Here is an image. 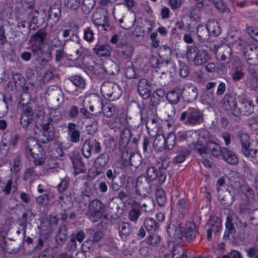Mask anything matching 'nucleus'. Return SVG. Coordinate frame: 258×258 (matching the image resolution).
I'll list each match as a JSON object with an SVG mask.
<instances>
[{
  "label": "nucleus",
  "mask_w": 258,
  "mask_h": 258,
  "mask_svg": "<svg viewBox=\"0 0 258 258\" xmlns=\"http://www.w3.org/2000/svg\"><path fill=\"white\" fill-rule=\"evenodd\" d=\"M45 99L47 104L52 108L61 106L64 102V96L61 89L56 85L50 86L48 87Z\"/></svg>",
  "instance_id": "nucleus-1"
},
{
  "label": "nucleus",
  "mask_w": 258,
  "mask_h": 258,
  "mask_svg": "<svg viewBox=\"0 0 258 258\" xmlns=\"http://www.w3.org/2000/svg\"><path fill=\"white\" fill-rule=\"evenodd\" d=\"M238 105L233 120L239 121L241 116H249L254 110V104L250 98L245 95L239 96L238 99Z\"/></svg>",
  "instance_id": "nucleus-2"
},
{
  "label": "nucleus",
  "mask_w": 258,
  "mask_h": 258,
  "mask_svg": "<svg viewBox=\"0 0 258 258\" xmlns=\"http://www.w3.org/2000/svg\"><path fill=\"white\" fill-rule=\"evenodd\" d=\"M179 119L186 125H199L204 121L203 113L198 108L190 107L181 113Z\"/></svg>",
  "instance_id": "nucleus-3"
},
{
  "label": "nucleus",
  "mask_w": 258,
  "mask_h": 258,
  "mask_svg": "<svg viewBox=\"0 0 258 258\" xmlns=\"http://www.w3.org/2000/svg\"><path fill=\"white\" fill-rule=\"evenodd\" d=\"M106 212V206L101 201L95 199L90 202L86 215L90 221L98 222Z\"/></svg>",
  "instance_id": "nucleus-4"
},
{
  "label": "nucleus",
  "mask_w": 258,
  "mask_h": 258,
  "mask_svg": "<svg viewBox=\"0 0 258 258\" xmlns=\"http://www.w3.org/2000/svg\"><path fill=\"white\" fill-rule=\"evenodd\" d=\"M102 95L110 101H114L120 98L122 90L119 86L111 81L104 82L100 88Z\"/></svg>",
  "instance_id": "nucleus-5"
},
{
  "label": "nucleus",
  "mask_w": 258,
  "mask_h": 258,
  "mask_svg": "<svg viewBox=\"0 0 258 258\" xmlns=\"http://www.w3.org/2000/svg\"><path fill=\"white\" fill-rule=\"evenodd\" d=\"M226 219L225 223L226 229L224 237L231 241H234L236 239V230L233 225L235 224L236 227H238L239 225H242V222L234 214H230L227 217Z\"/></svg>",
  "instance_id": "nucleus-6"
},
{
  "label": "nucleus",
  "mask_w": 258,
  "mask_h": 258,
  "mask_svg": "<svg viewBox=\"0 0 258 258\" xmlns=\"http://www.w3.org/2000/svg\"><path fill=\"white\" fill-rule=\"evenodd\" d=\"M102 150L101 143L96 139H89L85 140L81 148V153L86 158L91 157L92 152L95 154L99 153Z\"/></svg>",
  "instance_id": "nucleus-7"
},
{
  "label": "nucleus",
  "mask_w": 258,
  "mask_h": 258,
  "mask_svg": "<svg viewBox=\"0 0 258 258\" xmlns=\"http://www.w3.org/2000/svg\"><path fill=\"white\" fill-rule=\"evenodd\" d=\"M152 187L150 182L145 176H139L135 184V198L148 196L151 193Z\"/></svg>",
  "instance_id": "nucleus-8"
},
{
  "label": "nucleus",
  "mask_w": 258,
  "mask_h": 258,
  "mask_svg": "<svg viewBox=\"0 0 258 258\" xmlns=\"http://www.w3.org/2000/svg\"><path fill=\"white\" fill-rule=\"evenodd\" d=\"M243 50V55L249 64H255L258 61V45L255 43H245Z\"/></svg>",
  "instance_id": "nucleus-9"
},
{
  "label": "nucleus",
  "mask_w": 258,
  "mask_h": 258,
  "mask_svg": "<svg viewBox=\"0 0 258 258\" xmlns=\"http://www.w3.org/2000/svg\"><path fill=\"white\" fill-rule=\"evenodd\" d=\"M137 200H133L134 204L139 208L141 212L149 213L155 209V204L153 199L149 196L135 198Z\"/></svg>",
  "instance_id": "nucleus-10"
},
{
  "label": "nucleus",
  "mask_w": 258,
  "mask_h": 258,
  "mask_svg": "<svg viewBox=\"0 0 258 258\" xmlns=\"http://www.w3.org/2000/svg\"><path fill=\"white\" fill-rule=\"evenodd\" d=\"M222 103L230 117L233 120L238 106L235 97L231 94H225L222 100Z\"/></svg>",
  "instance_id": "nucleus-11"
},
{
  "label": "nucleus",
  "mask_w": 258,
  "mask_h": 258,
  "mask_svg": "<svg viewBox=\"0 0 258 258\" xmlns=\"http://www.w3.org/2000/svg\"><path fill=\"white\" fill-rule=\"evenodd\" d=\"M114 17L116 23L121 28L127 30L132 28L136 21L135 15L131 13L124 14L122 17L114 15Z\"/></svg>",
  "instance_id": "nucleus-12"
},
{
  "label": "nucleus",
  "mask_w": 258,
  "mask_h": 258,
  "mask_svg": "<svg viewBox=\"0 0 258 258\" xmlns=\"http://www.w3.org/2000/svg\"><path fill=\"white\" fill-rule=\"evenodd\" d=\"M167 231L168 235L178 242L181 240L183 236L181 223L176 221H172L169 224Z\"/></svg>",
  "instance_id": "nucleus-13"
},
{
  "label": "nucleus",
  "mask_w": 258,
  "mask_h": 258,
  "mask_svg": "<svg viewBox=\"0 0 258 258\" xmlns=\"http://www.w3.org/2000/svg\"><path fill=\"white\" fill-rule=\"evenodd\" d=\"M110 161V153L104 152L99 154L95 159L94 161L95 168L96 169L95 175L100 174L101 171L99 170L104 169L108 164Z\"/></svg>",
  "instance_id": "nucleus-14"
},
{
  "label": "nucleus",
  "mask_w": 258,
  "mask_h": 258,
  "mask_svg": "<svg viewBox=\"0 0 258 258\" xmlns=\"http://www.w3.org/2000/svg\"><path fill=\"white\" fill-rule=\"evenodd\" d=\"M182 98L188 102L195 101L198 97V89L191 83L185 84L181 92Z\"/></svg>",
  "instance_id": "nucleus-15"
},
{
  "label": "nucleus",
  "mask_w": 258,
  "mask_h": 258,
  "mask_svg": "<svg viewBox=\"0 0 258 258\" xmlns=\"http://www.w3.org/2000/svg\"><path fill=\"white\" fill-rule=\"evenodd\" d=\"M134 47L133 44L128 42H121L117 47V54L123 59L130 58L133 54Z\"/></svg>",
  "instance_id": "nucleus-16"
},
{
  "label": "nucleus",
  "mask_w": 258,
  "mask_h": 258,
  "mask_svg": "<svg viewBox=\"0 0 258 258\" xmlns=\"http://www.w3.org/2000/svg\"><path fill=\"white\" fill-rule=\"evenodd\" d=\"M151 83L147 79L142 78L139 80L138 85V91L143 99H147L151 96Z\"/></svg>",
  "instance_id": "nucleus-17"
},
{
  "label": "nucleus",
  "mask_w": 258,
  "mask_h": 258,
  "mask_svg": "<svg viewBox=\"0 0 258 258\" xmlns=\"http://www.w3.org/2000/svg\"><path fill=\"white\" fill-rule=\"evenodd\" d=\"M80 41V40H77L76 42H73L69 47L68 56L70 60L78 59L82 55V46Z\"/></svg>",
  "instance_id": "nucleus-18"
},
{
  "label": "nucleus",
  "mask_w": 258,
  "mask_h": 258,
  "mask_svg": "<svg viewBox=\"0 0 258 258\" xmlns=\"http://www.w3.org/2000/svg\"><path fill=\"white\" fill-rule=\"evenodd\" d=\"M232 53L231 48L227 44H223L217 50L216 57L219 60L228 62Z\"/></svg>",
  "instance_id": "nucleus-19"
},
{
  "label": "nucleus",
  "mask_w": 258,
  "mask_h": 258,
  "mask_svg": "<svg viewBox=\"0 0 258 258\" xmlns=\"http://www.w3.org/2000/svg\"><path fill=\"white\" fill-rule=\"evenodd\" d=\"M218 198L222 204L225 206L228 207L234 201V194L233 192L228 190L218 189Z\"/></svg>",
  "instance_id": "nucleus-20"
},
{
  "label": "nucleus",
  "mask_w": 258,
  "mask_h": 258,
  "mask_svg": "<svg viewBox=\"0 0 258 258\" xmlns=\"http://www.w3.org/2000/svg\"><path fill=\"white\" fill-rule=\"evenodd\" d=\"M68 236V228L66 225L61 224L55 233L54 237L57 245L61 246L64 244Z\"/></svg>",
  "instance_id": "nucleus-21"
},
{
  "label": "nucleus",
  "mask_w": 258,
  "mask_h": 258,
  "mask_svg": "<svg viewBox=\"0 0 258 258\" xmlns=\"http://www.w3.org/2000/svg\"><path fill=\"white\" fill-rule=\"evenodd\" d=\"M220 156L223 160L229 164L235 165L238 163V159L236 154L227 148H222Z\"/></svg>",
  "instance_id": "nucleus-22"
},
{
  "label": "nucleus",
  "mask_w": 258,
  "mask_h": 258,
  "mask_svg": "<svg viewBox=\"0 0 258 258\" xmlns=\"http://www.w3.org/2000/svg\"><path fill=\"white\" fill-rule=\"evenodd\" d=\"M77 125L73 122H69L67 126V133L72 143H77L80 141V132L77 130Z\"/></svg>",
  "instance_id": "nucleus-23"
},
{
  "label": "nucleus",
  "mask_w": 258,
  "mask_h": 258,
  "mask_svg": "<svg viewBox=\"0 0 258 258\" xmlns=\"http://www.w3.org/2000/svg\"><path fill=\"white\" fill-rule=\"evenodd\" d=\"M159 70L162 74H169L171 77H173L176 73V66L173 61L166 60L160 63Z\"/></svg>",
  "instance_id": "nucleus-24"
},
{
  "label": "nucleus",
  "mask_w": 258,
  "mask_h": 258,
  "mask_svg": "<svg viewBox=\"0 0 258 258\" xmlns=\"http://www.w3.org/2000/svg\"><path fill=\"white\" fill-rule=\"evenodd\" d=\"M197 234V229L196 224L194 223H188L185 225L183 236L185 240L190 242L196 237Z\"/></svg>",
  "instance_id": "nucleus-25"
},
{
  "label": "nucleus",
  "mask_w": 258,
  "mask_h": 258,
  "mask_svg": "<svg viewBox=\"0 0 258 258\" xmlns=\"http://www.w3.org/2000/svg\"><path fill=\"white\" fill-rule=\"evenodd\" d=\"M112 49L111 46L107 44H96L93 48V52L98 56H106L110 55Z\"/></svg>",
  "instance_id": "nucleus-26"
},
{
  "label": "nucleus",
  "mask_w": 258,
  "mask_h": 258,
  "mask_svg": "<svg viewBox=\"0 0 258 258\" xmlns=\"http://www.w3.org/2000/svg\"><path fill=\"white\" fill-rule=\"evenodd\" d=\"M210 34L207 29V26L204 25H200L197 29V37L198 41L204 43L209 40Z\"/></svg>",
  "instance_id": "nucleus-27"
},
{
  "label": "nucleus",
  "mask_w": 258,
  "mask_h": 258,
  "mask_svg": "<svg viewBox=\"0 0 258 258\" xmlns=\"http://www.w3.org/2000/svg\"><path fill=\"white\" fill-rule=\"evenodd\" d=\"M33 115V109L31 107H27L22 113L20 118V123L24 128H26L32 119Z\"/></svg>",
  "instance_id": "nucleus-28"
},
{
  "label": "nucleus",
  "mask_w": 258,
  "mask_h": 258,
  "mask_svg": "<svg viewBox=\"0 0 258 258\" xmlns=\"http://www.w3.org/2000/svg\"><path fill=\"white\" fill-rule=\"evenodd\" d=\"M39 148L36 150H33L32 153L29 154L34 159V162L35 165H42L44 163V152L42 147L39 145Z\"/></svg>",
  "instance_id": "nucleus-29"
},
{
  "label": "nucleus",
  "mask_w": 258,
  "mask_h": 258,
  "mask_svg": "<svg viewBox=\"0 0 258 258\" xmlns=\"http://www.w3.org/2000/svg\"><path fill=\"white\" fill-rule=\"evenodd\" d=\"M42 129L43 135L46 138L47 142L51 141L54 139L55 132L52 124L50 123H44L42 125Z\"/></svg>",
  "instance_id": "nucleus-30"
},
{
  "label": "nucleus",
  "mask_w": 258,
  "mask_h": 258,
  "mask_svg": "<svg viewBox=\"0 0 258 258\" xmlns=\"http://www.w3.org/2000/svg\"><path fill=\"white\" fill-rule=\"evenodd\" d=\"M206 26L210 35L217 37L221 33L220 25L217 21L214 20H209Z\"/></svg>",
  "instance_id": "nucleus-31"
},
{
  "label": "nucleus",
  "mask_w": 258,
  "mask_h": 258,
  "mask_svg": "<svg viewBox=\"0 0 258 258\" xmlns=\"http://www.w3.org/2000/svg\"><path fill=\"white\" fill-rule=\"evenodd\" d=\"M222 152V148L217 143L213 142L207 143V154L211 153L213 156L220 157Z\"/></svg>",
  "instance_id": "nucleus-32"
},
{
  "label": "nucleus",
  "mask_w": 258,
  "mask_h": 258,
  "mask_svg": "<svg viewBox=\"0 0 258 258\" xmlns=\"http://www.w3.org/2000/svg\"><path fill=\"white\" fill-rule=\"evenodd\" d=\"M208 229L214 231L216 233L219 231L221 228L220 220L216 216H211L207 223Z\"/></svg>",
  "instance_id": "nucleus-33"
},
{
  "label": "nucleus",
  "mask_w": 258,
  "mask_h": 258,
  "mask_svg": "<svg viewBox=\"0 0 258 258\" xmlns=\"http://www.w3.org/2000/svg\"><path fill=\"white\" fill-rule=\"evenodd\" d=\"M132 136V134L130 129H123L120 134L119 146L122 148L125 147L128 144Z\"/></svg>",
  "instance_id": "nucleus-34"
},
{
  "label": "nucleus",
  "mask_w": 258,
  "mask_h": 258,
  "mask_svg": "<svg viewBox=\"0 0 258 258\" xmlns=\"http://www.w3.org/2000/svg\"><path fill=\"white\" fill-rule=\"evenodd\" d=\"M72 161L76 174L84 173L86 171L85 164L82 161L81 157H75L72 159Z\"/></svg>",
  "instance_id": "nucleus-35"
},
{
  "label": "nucleus",
  "mask_w": 258,
  "mask_h": 258,
  "mask_svg": "<svg viewBox=\"0 0 258 258\" xmlns=\"http://www.w3.org/2000/svg\"><path fill=\"white\" fill-rule=\"evenodd\" d=\"M181 91L180 89L176 88L169 92L166 95V98L168 102L175 104L178 103L181 97Z\"/></svg>",
  "instance_id": "nucleus-36"
},
{
  "label": "nucleus",
  "mask_w": 258,
  "mask_h": 258,
  "mask_svg": "<svg viewBox=\"0 0 258 258\" xmlns=\"http://www.w3.org/2000/svg\"><path fill=\"white\" fill-rule=\"evenodd\" d=\"M47 32L44 28H41L31 35L30 40L38 42L39 44L43 43L46 38Z\"/></svg>",
  "instance_id": "nucleus-37"
},
{
  "label": "nucleus",
  "mask_w": 258,
  "mask_h": 258,
  "mask_svg": "<svg viewBox=\"0 0 258 258\" xmlns=\"http://www.w3.org/2000/svg\"><path fill=\"white\" fill-rule=\"evenodd\" d=\"M25 150L27 154L32 153L33 150H36L39 148V144L36 140L33 137L28 138L24 144Z\"/></svg>",
  "instance_id": "nucleus-38"
},
{
  "label": "nucleus",
  "mask_w": 258,
  "mask_h": 258,
  "mask_svg": "<svg viewBox=\"0 0 258 258\" xmlns=\"http://www.w3.org/2000/svg\"><path fill=\"white\" fill-rule=\"evenodd\" d=\"M209 59L207 51L201 50L194 59V61L196 65L201 66L207 62Z\"/></svg>",
  "instance_id": "nucleus-39"
},
{
  "label": "nucleus",
  "mask_w": 258,
  "mask_h": 258,
  "mask_svg": "<svg viewBox=\"0 0 258 258\" xmlns=\"http://www.w3.org/2000/svg\"><path fill=\"white\" fill-rule=\"evenodd\" d=\"M142 214L141 210L132 202V209L128 214V219L134 223H137V221Z\"/></svg>",
  "instance_id": "nucleus-40"
},
{
  "label": "nucleus",
  "mask_w": 258,
  "mask_h": 258,
  "mask_svg": "<svg viewBox=\"0 0 258 258\" xmlns=\"http://www.w3.org/2000/svg\"><path fill=\"white\" fill-rule=\"evenodd\" d=\"M61 114L59 110L56 108L53 109L52 108L47 114L46 118L48 120L49 122L56 123L58 122L61 119Z\"/></svg>",
  "instance_id": "nucleus-41"
},
{
  "label": "nucleus",
  "mask_w": 258,
  "mask_h": 258,
  "mask_svg": "<svg viewBox=\"0 0 258 258\" xmlns=\"http://www.w3.org/2000/svg\"><path fill=\"white\" fill-rule=\"evenodd\" d=\"M57 202L60 205V208L64 211L69 210L73 205L71 199L67 196H59Z\"/></svg>",
  "instance_id": "nucleus-42"
},
{
  "label": "nucleus",
  "mask_w": 258,
  "mask_h": 258,
  "mask_svg": "<svg viewBox=\"0 0 258 258\" xmlns=\"http://www.w3.org/2000/svg\"><path fill=\"white\" fill-rule=\"evenodd\" d=\"M236 140L240 143L241 147H243L244 149L246 147V145L250 143V137L249 135L246 133L242 132H238L236 133Z\"/></svg>",
  "instance_id": "nucleus-43"
},
{
  "label": "nucleus",
  "mask_w": 258,
  "mask_h": 258,
  "mask_svg": "<svg viewBox=\"0 0 258 258\" xmlns=\"http://www.w3.org/2000/svg\"><path fill=\"white\" fill-rule=\"evenodd\" d=\"M153 145L155 149L158 151H162L165 149V136L161 134L156 135Z\"/></svg>",
  "instance_id": "nucleus-44"
},
{
  "label": "nucleus",
  "mask_w": 258,
  "mask_h": 258,
  "mask_svg": "<svg viewBox=\"0 0 258 258\" xmlns=\"http://www.w3.org/2000/svg\"><path fill=\"white\" fill-rule=\"evenodd\" d=\"M144 225L147 231H155L159 227V223L153 218H146L144 221Z\"/></svg>",
  "instance_id": "nucleus-45"
},
{
  "label": "nucleus",
  "mask_w": 258,
  "mask_h": 258,
  "mask_svg": "<svg viewBox=\"0 0 258 258\" xmlns=\"http://www.w3.org/2000/svg\"><path fill=\"white\" fill-rule=\"evenodd\" d=\"M124 184L123 176H118L111 181L110 188L114 191H118Z\"/></svg>",
  "instance_id": "nucleus-46"
},
{
  "label": "nucleus",
  "mask_w": 258,
  "mask_h": 258,
  "mask_svg": "<svg viewBox=\"0 0 258 258\" xmlns=\"http://www.w3.org/2000/svg\"><path fill=\"white\" fill-rule=\"evenodd\" d=\"M96 4L95 0H83L81 5L82 11L89 14L93 10Z\"/></svg>",
  "instance_id": "nucleus-47"
},
{
  "label": "nucleus",
  "mask_w": 258,
  "mask_h": 258,
  "mask_svg": "<svg viewBox=\"0 0 258 258\" xmlns=\"http://www.w3.org/2000/svg\"><path fill=\"white\" fill-rule=\"evenodd\" d=\"M176 136L174 133L170 132L168 134L166 137H165V149H172L176 144Z\"/></svg>",
  "instance_id": "nucleus-48"
},
{
  "label": "nucleus",
  "mask_w": 258,
  "mask_h": 258,
  "mask_svg": "<svg viewBox=\"0 0 258 258\" xmlns=\"http://www.w3.org/2000/svg\"><path fill=\"white\" fill-rule=\"evenodd\" d=\"M44 45L42 44H33L32 45L31 50L33 56L36 57V59L40 58L44 54Z\"/></svg>",
  "instance_id": "nucleus-49"
},
{
  "label": "nucleus",
  "mask_w": 258,
  "mask_h": 258,
  "mask_svg": "<svg viewBox=\"0 0 258 258\" xmlns=\"http://www.w3.org/2000/svg\"><path fill=\"white\" fill-rule=\"evenodd\" d=\"M158 121V120L151 117L147 119L146 125L149 134H150V130L155 133L158 132L159 130V123Z\"/></svg>",
  "instance_id": "nucleus-50"
},
{
  "label": "nucleus",
  "mask_w": 258,
  "mask_h": 258,
  "mask_svg": "<svg viewBox=\"0 0 258 258\" xmlns=\"http://www.w3.org/2000/svg\"><path fill=\"white\" fill-rule=\"evenodd\" d=\"M61 16L60 7L57 5H53L50 7L49 11V17L54 19V21H58Z\"/></svg>",
  "instance_id": "nucleus-51"
},
{
  "label": "nucleus",
  "mask_w": 258,
  "mask_h": 258,
  "mask_svg": "<svg viewBox=\"0 0 258 258\" xmlns=\"http://www.w3.org/2000/svg\"><path fill=\"white\" fill-rule=\"evenodd\" d=\"M68 80L79 89H84L85 87V80L79 76H70Z\"/></svg>",
  "instance_id": "nucleus-52"
},
{
  "label": "nucleus",
  "mask_w": 258,
  "mask_h": 258,
  "mask_svg": "<svg viewBox=\"0 0 258 258\" xmlns=\"http://www.w3.org/2000/svg\"><path fill=\"white\" fill-rule=\"evenodd\" d=\"M203 103L209 105H215L217 103V100L214 96L213 91H210L204 94L202 96Z\"/></svg>",
  "instance_id": "nucleus-53"
},
{
  "label": "nucleus",
  "mask_w": 258,
  "mask_h": 258,
  "mask_svg": "<svg viewBox=\"0 0 258 258\" xmlns=\"http://www.w3.org/2000/svg\"><path fill=\"white\" fill-rule=\"evenodd\" d=\"M118 229L120 235H123L125 236H128L132 232V228L128 222H123L120 223Z\"/></svg>",
  "instance_id": "nucleus-54"
},
{
  "label": "nucleus",
  "mask_w": 258,
  "mask_h": 258,
  "mask_svg": "<svg viewBox=\"0 0 258 258\" xmlns=\"http://www.w3.org/2000/svg\"><path fill=\"white\" fill-rule=\"evenodd\" d=\"M199 135L197 131L194 130H188L186 143L190 148H192V146L195 143H197V141L199 140Z\"/></svg>",
  "instance_id": "nucleus-55"
},
{
  "label": "nucleus",
  "mask_w": 258,
  "mask_h": 258,
  "mask_svg": "<svg viewBox=\"0 0 258 258\" xmlns=\"http://www.w3.org/2000/svg\"><path fill=\"white\" fill-rule=\"evenodd\" d=\"M90 234L92 235L89 240L93 243L98 242L104 236V234L102 230H98L95 232L92 229L89 230Z\"/></svg>",
  "instance_id": "nucleus-56"
},
{
  "label": "nucleus",
  "mask_w": 258,
  "mask_h": 258,
  "mask_svg": "<svg viewBox=\"0 0 258 258\" xmlns=\"http://www.w3.org/2000/svg\"><path fill=\"white\" fill-rule=\"evenodd\" d=\"M114 111V107L110 103H106L104 105L103 104V107H102V112H103V114L108 118L113 115Z\"/></svg>",
  "instance_id": "nucleus-57"
},
{
  "label": "nucleus",
  "mask_w": 258,
  "mask_h": 258,
  "mask_svg": "<svg viewBox=\"0 0 258 258\" xmlns=\"http://www.w3.org/2000/svg\"><path fill=\"white\" fill-rule=\"evenodd\" d=\"M146 241L152 246H156L160 242L161 237L157 233H152L146 238Z\"/></svg>",
  "instance_id": "nucleus-58"
},
{
  "label": "nucleus",
  "mask_w": 258,
  "mask_h": 258,
  "mask_svg": "<svg viewBox=\"0 0 258 258\" xmlns=\"http://www.w3.org/2000/svg\"><path fill=\"white\" fill-rule=\"evenodd\" d=\"M106 73L111 75H115L119 72V67L114 61H111L105 68Z\"/></svg>",
  "instance_id": "nucleus-59"
},
{
  "label": "nucleus",
  "mask_w": 258,
  "mask_h": 258,
  "mask_svg": "<svg viewBox=\"0 0 258 258\" xmlns=\"http://www.w3.org/2000/svg\"><path fill=\"white\" fill-rule=\"evenodd\" d=\"M125 67L124 68L125 75L128 79L134 78L136 75L135 71L133 67L132 62L131 61H127L125 63Z\"/></svg>",
  "instance_id": "nucleus-60"
},
{
  "label": "nucleus",
  "mask_w": 258,
  "mask_h": 258,
  "mask_svg": "<svg viewBox=\"0 0 258 258\" xmlns=\"http://www.w3.org/2000/svg\"><path fill=\"white\" fill-rule=\"evenodd\" d=\"M104 245L108 251L115 250L117 248L115 239L112 237H107L105 240Z\"/></svg>",
  "instance_id": "nucleus-61"
},
{
  "label": "nucleus",
  "mask_w": 258,
  "mask_h": 258,
  "mask_svg": "<svg viewBox=\"0 0 258 258\" xmlns=\"http://www.w3.org/2000/svg\"><path fill=\"white\" fill-rule=\"evenodd\" d=\"M245 83L249 85L252 90H255L258 88V77L257 76H247Z\"/></svg>",
  "instance_id": "nucleus-62"
},
{
  "label": "nucleus",
  "mask_w": 258,
  "mask_h": 258,
  "mask_svg": "<svg viewBox=\"0 0 258 258\" xmlns=\"http://www.w3.org/2000/svg\"><path fill=\"white\" fill-rule=\"evenodd\" d=\"M247 126L252 131L258 130V115L252 116L247 119Z\"/></svg>",
  "instance_id": "nucleus-63"
},
{
  "label": "nucleus",
  "mask_w": 258,
  "mask_h": 258,
  "mask_svg": "<svg viewBox=\"0 0 258 258\" xmlns=\"http://www.w3.org/2000/svg\"><path fill=\"white\" fill-rule=\"evenodd\" d=\"M190 254L185 252L181 248L174 249L173 251L172 258H190Z\"/></svg>",
  "instance_id": "nucleus-64"
}]
</instances>
